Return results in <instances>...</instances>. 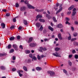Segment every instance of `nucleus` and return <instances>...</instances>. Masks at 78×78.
Returning <instances> with one entry per match:
<instances>
[{"label":"nucleus","mask_w":78,"mask_h":78,"mask_svg":"<svg viewBox=\"0 0 78 78\" xmlns=\"http://www.w3.org/2000/svg\"><path fill=\"white\" fill-rule=\"evenodd\" d=\"M59 6V9L57 11L56 14H58V13H59L62 10V4H59V3H57L56 4V6H55L54 7V9H55V11H57L58 10V7Z\"/></svg>","instance_id":"f257e3e1"},{"label":"nucleus","mask_w":78,"mask_h":78,"mask_svg":"<svg viewBox=\"0 0 78 78\" xmlns=\"http://www.w3.org/2000/svg\"><path fill=\"white\" fill-rule=\"evenodd\" d=\"M24 3H25V4H26V5H27V6L28 8H29V9H34L35 8L34 7L29 4L28 3V1H25L24 2Z\"/></svg>","instance_id":"f03ea898"},{"label":"nucleus","mask_w":78,"mask_h":78,"mask_svg":"<svg viewBox=\"0 0 78 78\" xmlns=\"http://www.w3.org/2000/svg\"><path fill=\"white\" fill-rule=\"evenodd\" d=\"M38 50L40 52H42V50L43 51H45L47 50V49L45 48H43L42 47H40L39 49H38Z\"/></svg>","instance_id":"7ed1b4c3"},{"label":"nucleus","mask_w":78,"mask_h":78,"mask_svg":"<svg viewBox=\"0 0 78 78\" xmlns=\"http://www.w3.org/2000/svg\"><path fill=\"white\" fill-rule=\"evenodd\" d=\"M48 74H50V76H55V73L53 71H48Z\"/></svg>","instance_id":"20e7f679"},{"label":"nucleus","mask_w":78,"mask_h":78,"mask_svg":"<svg viewBox=\"0 0 78 78\" xmlns=\"http://www.w3.org/2000/svg\"><path fill=\"white\" fill-rule=\"evenodd\" d=\"M53 55L56 57H61V55H60V54L58 53L57 52H55V53H53Z\"/></svg>","instance_id":"39448f33"},{"label":"nucleus","mask_w":78,"mask_h":78,"mask_svg":"<svg viewBox=\"0 0 78 78\" xmlns=\"http://www.w3.org/2000/svg\"><path fill=\"white\" fill-rule=\"evenodd\" d=\"M17 73H18L19 75L21 77L23 75L22 74H21V73H23V71L21 70H19L18 71H17Z\"/></svg>","instance_id":"423d86ee"},{"label":"nucleus","mask_w":78,"mask_h":78,"mask_svg":"<svg viewBox=\"0 0 78 78\" xmlns=\"http://www.w3.org/2000/svg\"><path fill=\"white\" fill-rule=\"evenodd\" d=\"M76 9L75 8H74L73 9V12L72 14V16H75V14H76Z\"/></svg>","instance_id":"0eeeda50"},{"label":"nucleus","mask_w":78,"mask_h":78,"mask_svg":"<svg viewBox=\"0 0 78 78\" xmlns=\"http://www.w3.org/2000/svg\"><path fill=\"white\" fill-rule=\"evenodd\" d=\"M13 47L14 48L15 50H17V45L16 44H13Z\"/></svg>","instance_id":"6e6552de"},{"label":"nucleus","mask_w":78,"mask_h":78,"mask_svg":"<svg viewBox=\"0 0 78 78\" xmlns=\"http://www.w3.org/2000/svg\"><path fill=\"white\" fill-rule=\"evenodd\" d=\"M26 9V8L25 7H21L20 9V11H25Z\"/></svg>","instance_id":"1a4fd4ad"},{"label":"nucleus","mask_w":78,"mask_h":78,"mask_svg":"<svg viewBox=\"0 0 78 78\" xmlns=\"http://www.w3.org/2000/svg\"><path fill=\"white\" fill-rule=\"evenodd\" d=\"M73 8H74V5H72L68 8V10H69V11H70V10H72V9H73Z\"/></svg>","instance_id":"9d476101"},{"label":"nucleus","mask_w":78,"mask_h":78,"mask_svg":"<svg viewBox=\"0 0 78 78\" xmlns=\"http://www.w3.org/2000/svg\"><path fill=\"white\" fill-rule=\"evenodd\" d=\"M58 37L59 39H60V40H62V37H61V35L60 34H58Z\"/></svg>","instance_id":"9b49d317"},{"label":"nucleus","mask_w":78,"mask_h":78,"mask_svg":"<svg viewBox=\"0 0 78 78\" xmlns=\"http://www.w3.org/2000/svg\"><path fill=\"white\" fill-rule=\"evenodd\" d=\"M35 11H37V12H42V11H44V9H42L41 10H39L38 9H35Z\"/></svg>","instance_id":"f8f14e48"},{"label":"nucleus","mask_w":78,"mask_h":78,"mask_svg":"<svg viewBox=\"0 0 78 78\" xmlns=\"http://www.w3.org/2000/svg\"><path fill=\"white\" fill-rule=\"evenodd\" d=\"M30 47H35L36 45V44L34 43H31L30 44Z\"/></svg>","instance_id":"ddd939ff"},{"label":"nucleus","mask_w":78,"mask_h":78,"mask_svg":"<svg viewBox=\"0 0 78 78\" xmlns=\"http://www.w3.org/2000/svg\"><path fill=\"white\" fill-rule=\"evenodd\" d=\"M36 70L38 71H40V70H42V68L38 67H37L36 68Z\"/></svg>","instance_id":"4468645a"},{"label":"nucleus","mask_w":78,"mask_h":78,"mask_svg":"<svg viewBox=\"0 0 78 78\" xmlns=\"http://www.w3.org/2000/svg\"><path fill=\"white\" fill-rule=\"evenodd\" d=\"M1 26L2 27V28H5V24L3 23H2L1 24Z\"/></svg>","instance_id":"2eb2a0df"},{"label":"nucleus","mask_w":78,"mask_h":78,"mask_svg":"<svg viewBox=\"0 0 78 78\" xmlns=\"http://www.w3.org/2000/svg\"><path fill=\"white\" fill-rule=\"evenodd\" d=\"M32 40H33V37H31L29 38V40L28 41V43H30L31 41H32Z\"/></svg>","instance_id":"dca6fc26"},{"label":"nucleus","mask_w":78,"mask_h":78,"mask_svg":"<svg viewBox=\"0 0 78 78\" xmlns=\"http://www.w3.org/2000/svg\"><path fill=\"white\" fill-rule=\"evenodd\" d=\"M37 18H42V15H38L37 16Z\"/></svg>","instance_id":"f3484780"},{"label":"nucleus","mask_w":78,"mask_h":78,"mask_svg":"<svg viewBox=\"0 0 78 78\" xmlns=\"http://www.w3.org/2000/svg\"><path fill=\"white\" fill-rule=\"evenodd\" d=\"M39 21L40 22H45V20L43 19H40L39 20Z\"/></svg>","instance_id":"a211bd4d"},{"label":"nucleus","mask_w":78,"mask_h":78,"mask_svg":"<svg viewBox=\"0 0 78 78\" xmlns=\"http://www.w3.org/2000/svg\"><path fill=\"white\" fill-rule=\"evenodd\" d=\"M48 29L51 30V31H53V28L51 27V26H49Z\"/></svg>","instance_id":"6ab92c4d"},{"label":"nucleus","mask_w":78,"mask_h":78,"mask_svg":"<svg viewBox=\"0 0 78 78\" xmlns=\"http://www.w3.org/2000/svg\"><path fill=\"white\" fill-rule=\"evenodd\" d=\"M23 23L25 25H27L28 24V23H27V21L26 20H24Z\"/></svg>","instance_id":"aec40b11"},{"label":"nucleus","mask_w":78,"mask_h":78,"mask_svg":"<svg viewBox=\"0 0 78 78\" xmlns=\"http://www.w3.org/2000/svg\"><path fill=\"white\" fill-rule=\"evenodd\" d=\"M36 61L37 60V58L35 56H34L33 58L32 59V61Z\"/></svg>","instance_id":"412c9836"},{"label":"nucleus","mask_w":78,"mask_h":78,"mask_svg":"<svg viewBox=\"0 0 78 78\" xmlns=\"http://www.w3.org/2000/svg\"><path fill=\"white\" fill-rule=\"evenodd\" d=\"M36 27H40L41 26V24L39 23H36Z\"/></svg>","instance_id":"4be33fe9"},{"label":"nucleus","mask_w":78,"mask_h":78,"mask_svg":"<svg viewBox=\"0 0 78 78\" xmlns=\"http://www.w3.org/2000/svg\"><path fill=\"white\" fill-rule=\"evenodd\" d=\"M23 69L24 70H25V71H28V70H27V68L25 66H23Z\"/></svg>","instance_id":"5701e85b"},{"label":"nucleus","mask_w":78,"mask_h":78,"mask_svg":"<svg viewBox=\"0 0 78 78\" xmlns=\"http://www.w3.org/2000/svg\"><path fill=\"white\" fill-rule=\"evenodd\" d=\"M58 27L60 28H62V24H58Z\"/></svg>","instance_id":"b1692460"},{"label":"nucleus","mask_w":78,"mask_h":78,"mask_svg":"<svg viewBox=\"0 0 78 78\" xmlns=\"http://www.w3.org/2000/svg\"><path fill=\"white\" fill-rule=\"evenodd\" d=\"M53 19L54 22H57V20L56 19V18L55 17H53Z\"/></svg>","instance_id":"393cba45"},{"label":"nucleus","mask_w":78,"mask_h":78,"mask_svg":"<svg viewBox=\"0 0 78 78\" xmlns=\"http://www.w3.org/2000/svg\"><path fill=\"white\" fill-rule=\"evenodd\" d=\"M25 53H26V54L30 53V51L28 50H26L25 51Z\"/></svg>","instance_id":"a878e982"},{"label":"nucleus","mask_w":78,"mask_h":78,"mask_svg":"<svg viewBox=\"0 0 78 78\" xmlns=\"http://www.w3.org/2000/svg\"><path fill=\"white\" fill-rule=\"evenodd\" d=\"M46 14V17H48V19H50V16L48 15V14Z\"/></svg>","instance_id":"bb28decb"},{"label":"nucleus","mask_w":78,"mask_h":78,"mask_svg":"<svg viewBox=\"0 0 78 78\" xmlns=\"http://www.w3.org/2000/svg\"><path fill=\"white\" fill-rule=\"evenodd\" d=\"M14 39H15V38L14 37H11L9 38V40L10 41H12V40H14Z\"/></svg>","instance_id":"cd10ccee"},{"label":"nucleus","mask_w":78,"mask_h":78,"mask_svg":"<svg viewBox=\"0 0 78 78\" xmlns=\"http://www.w3.org/2000/svg\"><path fill=\"white\" fill-rule=\"evenodd\" d=\"M17 17H17V16L15 17V18H14L13 19V22H16V19H17Z\"/></svg>","instance_id":"c85d7f7f"},{"label":"nucleus","mask_w":78,"mask_h":78,"mask_svg":"<svg viewBox=\"0 0 78 78\" xmlns=\"http://www.w3.org/2000/svg\"><path fill=\"white\" fill-rule=\"evenodd\" d=\"M69 37L68 38V40H70L71 39V35L69 33Z\"/></svg>","instance_id":"c756f323"},{"label":"nucleus","mask_w":78,"mask_h":78,"mask_svg":"<svg viewBox=\"0 0 78 78\" xmlns=\"http://www.w3.org/2000/svg\"><path fill=\"white\" fill-rule=\"evenodd\" d=\"M43 27H42V25H41L40 27L39 30H40V31H42V30H43Z\"/></svg>","instance_id":"7c9ffc66"},{"label":"nucleus","mask_w":78,"mask_h":78,"mask_svg":"<svg viewBox=\"0 0 78 78\" xmlns=\"http://www.w3.org/2000/svg\"><path fill=\"white\" fill-rule=\"evenodd\" d=\"M59 49H60V48H56L55 50V51H59Z\"/></svg>","instance_id":"2f4dec72"},{"label":"nucleus","mask_w":78,"mask_h":78,"mask_svg":"<svg viewBox=\"0 0 78 78\" xmlns=\"http://www.w3.org/2000/svg\"><path fill=\"white\" fill-rule=\"evenodd\" d=\"M1 69H2V70H4L5 69V67L3 66H1L0 67Z\"/></svg>","instance_id":"473e14b6"},{"label":"nucleus","mask_w":78,"mask_h":78,"mask_svg":"<svg viewBox=\"0 0 78 78\" xmlns=\"http://www.w3.org/2000/svg\"><path fill=\"white\" fill-rule=\"evenodd\" d=\"M77 35H78V34H77V33H74L73 34V36L75 37H76V36H77Z\"/></svg>","instance_id":"72a5a7b5"},{"label":"nucleus","mask_w":78,"mask_h":78,"mask_svg":"<svg viewBox=\"0 0 78 78\" xmlns=\"http://www.w3.org/2000/svg\"><path fill=\"white\" fill-rule=\"evenodd\" d=\"M8 48H11V45L9 44L8 45Z\"/></svg>","instance_id":"f704fd0d"},{"label":"nucleus","mask_w":78,"mask_h":78,"mask_svg":"<svg viewBox=\"0 0 78 78\" xmlns=\"http://www.w3.org/2000/svg\"><path fill=\"white\" fill-rule=\"evenodd\" d=\"M14 51V50L13 49H12L10 51V53H13Z\"/></svg>","instance_id":"c9c22d12"},{"label":"nucleus","mask_w":78,"mask_h":78,"mask_svg":"<svg viewBox=\"0 0 78 78\" xmlns=\"http://www.w3.org/2000/svg\"><path fill=\"white\" fill-rule=\"evenodd\" d=\"M74 45H77L78 46V43L77 42H75L74 43Z\"/></svg>","instance_id":"e433bc0d"},{"label":"nucleus","mask_w":78,"mask_h":78,"mask_svg":"<svg viewBox=\"0 0 78 78\" xmlns=\"http://www.w3.org/2000/svg\"><path fill=\"white\" fill-rule=\"evenodd\" d=\"M65 19L67 20V21H69V20H70V19L67 17Z\"/></svg>","instance_id":"4c0bfd02"},{"label":"nucleus","mask_w":78,"mask_h":78,"mask_svg":"<svg viewBox=\"0 0 78 78\" xmlns=\"http://www.w3.org/2000/svg\"><path fill=\"white\" fill-rule=\"evenodd\" d=\"M31 62V60L30 59H29L28 60L27 62L28 63H30Z\"/></svg>","instance_id":"58836bf2"},{"label":"nucleus","mask_w":78,"mask_h":78,"mask_svg":"<svg viewBox=\"0 0 78 78\" xmlns=\"http://www.w3.org/2000/svg\"><path fill=\"white\" fill-rule=\"evenodd\" d=\"M76 38H73L71 39L72 41H76Z\"/></svg>","instance_id":"ea45409f"},{"label":"nucleus","mask_w":78,"mask_h":78,"mask_svg":"<svg viewBox=\"0 0 78 78\" xmlns=\"http://www.w3.org/2000/svg\"><path fill=\"white\" fill-rule=\"evenodd\" d=\"M75 58H76V59H78V55H76L75 56Z\"/></svg>","instance_id":"a19ab883"},{"label":"nucleus","mask_w":78,"mask_h":78,"mask_svg":"<svg viewBox=\"0 0 78 78\" xmlns=\"http://www.w3.org/2000/svg\"><path fill=\"white\" fill-rule=\"evenodd\" d=\"M16 7H19V4L17 3H16Z\"/></svg>","instance_id":"79ce46f5"},{"label":"nucleus","mask_w":78,"mask_h":78,"mask_svg":"<svg viewBox=\"0 0 78 78\" xmlns=\"http://www.w3.org/2000/svg\"><path fill=\"white\" fill-rule=\"evenodd\" d=\"M37 58L39 60L41 59V57L39 56V55H38L37 56Z\"/></svg>","instance_id":"37998d69"},{"label":"nucleus","mask_w":78,"mask_h":78,"mask_svg":"<svg viewBox=\"0 0 78 78\" xmlns=\"http://www.w3.org/2000/svg\"><path fill=\"white\" fill-rule=\"evenodd\" d=\"M29 57L31 58H33V55H32V54H29Z\"/></svg>","instance_id":"c03bdc74"},{"label":"nucleus","mask_w":78,"mask_h":78,"mask_svg":"<svg viewBox=\"0 0 78 78\" xmlns=\"http://www.w3.org/2000/svg\"><path fill=\"white\" fill-rule=\"evenodd\" d=\"M20 49H23V46H22V45H20Z\"/></svg>","instance_id":"a18cd8bd"},{"label":"nucleus","mask_w":78,"mask_h":78,"mask_svg":"<svg viewBox=\"0 0 78 78\" xmlns=\"http://www.w3.org/2000/svg\"><path fill=\"white\" fill-rule=\"evenodd\" d=\"M20 36H18L17 37V39H20Z\"/></svg>","instance_id":"49530a36"},{"label":"nucleus","mask_w":78,"mask_h":78,"mask_svg":"<svg viewBox=\"0 0 78 78\" xmlns=\"http://www.w3.org/2000/svg\"><path fill=\"white\" fill-rule=\"evenodd\" d=\"M70 14H71V12L70 11H69L68 12V13H67V14L68 15H70Z\"/></svg>","instance_id":"de8ad7c7"},{"label":"nucleus","mask_w":78,"mask_h":78,"mask_svg":"<svg viewBox=\"0 0 78 78\" xmlns=\"http://www.w3.org/2000/svg\"><path fill=\"white\" fill-rule=\"evenodd\" d=\"M63 72H64V73H67V71H66L65 69L63 70Z\"/></svg>","instance_id":"09e8293b"},{"label":"nucleus","mask_w":78,"mask_h":78,"mask_svg":"<svg viewBox=\"0 0 78 78\" xmlns=\"http://www.w3.org/2000/svg\"><path fill=\"white\" fill-rule=\"evenodd\" d=\"M22 27L21 26H20L18 28V29L19 30H20L22 29Z\"/></svg>","instance_id":"8fccbe9b"},{"label":"nucleus","mask_w":78,"mask_h":78,"mask_svg":"<svg viewBox=\"0 0 78 78\" xmlns=\"http://www.w3.org/2000/svg\"><path fill=\"white\" fill-rule=\"evenodd\" d=\"M72 53H76V51H75V50H73L72 51Z\"/></svg>","instance_id":"3c124183"},{"label":"nucleus","mask_w":78,"mask_h":78,"mask_svg":"<svg viewBox=\"0 0 78 78\" xmlns=\"http://www.w3.org/2000/svg\"><path fill=\"white\" fill-rule=\"evenodd\" d=\"M66 24H68V25H70V23H69V22H68V21H66Z\"/></svg>","instance_id":"603ef678"},{"label":"nucleus","mask_w":78,"mask_h":78,"mask_svg":"<svg viewBox=\"0 0 78 78\" xmlns=\"http://www.w3.org/2000/svg\"><path fill=\"white\" fill-rule=\"evenodd\" d=\"M10 29H13L14 28V26H12L10 27Z\"/></svg>","instance_id":"864d4df0"},{"label":"nucleus","mask_w":78,"mask_h":78,"mask_svg":"<svg viewBox=\"0 0 78 78\" xmlns=\"http://www.w3.org/2000/svg\"><path fill=\"white\" fill-rule=\"evenodd\" d=\"M12 59L13 60H15V59H16V57L13 56L12 57Z\"/></svg>","instance_id":"5fc2aeb1"},{"label":"nucleus","mask_w":78,"mask_h":78,"mask_svg":"<svg viewBox=\"0 0 78 78\" xmlns=\"http://www.w3.org/2000/svg\"><path fill=\"white\" fill-rule=\"evenodd\" d=\"M69 66H72V62H69Z\"/></svg>","instance_id":"6e6d98bb"},{"label":"nucleus","mask_w":78,"mask_h":78,"mask_svg":"<svg viewBox=\"0 0 78 78\" xmlns=\"http://www.w3.org/2000/svg\"><path fill=\"white\" fill-rule=\"evenodd\" d=\"M10 16V14L9 13H7L6 14V16Z\"/></svg>","instance_id":"4d7b16f0"},{"label":"nucleus","mask_w":78,"mask_h":78,"mask_svg":"<svg viewBox=\"0 0 78 78\" xmlns=\"http://www.w3.org/2000/svg\"><path fill=\"white\" fill-rule=\"evenodd\" d=\"M72 57V55H69V58H71Z\"/></svg>","instance_id":"13d9d810"},{"label":"nucleus","mask_w":78,"mask_h":78,"mask_svg":"<svg viewBox=\"0 0 78 78\" xmlns=\"http://www.w3.org/2000/svg\"><path fill=\"white\" fill-rule=\"evenodd\" d=\"M75 24L76 25H78V22H77V21L75 22Z\"/></svg>","instance_id":"bf43d9fd"},{"label":"nucleus","mask_w":78,"mask_h":78,"mask_svg":"<svg viewBox=\"0 0 78 78\" xmlns=\"http://www.w3.org/2000/svg\"><path fill=\"white\" fill-rule=\"evenodd\" d=\"M16 69L13 68L12 69V71H13V72L15 71V70H16Z\"/></svg>","instance_id":"052dcab7"},{"label":"nucleus","mask_w":78,"mask_h":78,"mask_svg":"<svg viewBox=\"0 0 78 78\" xmlns=\"http://www.w3.org/2000/svg\"><path fill=\"white\" fill-rule=\"evenodd\" d=\"M2 11H3L4 12H6V9H3Z\"/></svg>","instance_id":"680f3d73"},{"label":"nucleus","mask_w":78,"mask_h":78,"mask_svg":"<svg viewBox=\"0 0 78 78\" xmlns=\"http://www.w3.org/2000/svg\"><path fill=\"white\" fill-rule=\"evenodd\" d=\"M44 41H48V39H47V38H45V39H44Z\"/></svg>","instance_id":"e2e57ef3"},{"label":"nucleus","mask_w":78,"mask_h":78,"mask_svg":"<svg viewBox=\"0 0 78 78\" xmlns=\"http://www.w3.org/2000/svg\"><path fill=\"white\" fill-rule=\"evenodd\" d=\"M36 18L35 20V21H37V20H38L39 18H38L37 17V16H36Z\"/></svg>","instance_id":"0e129e2a"},{"label":"nucleus","mask_w":78,"mask_h":78,"mask_svg":"<svg viewBox=\"0 0 78 78\" xmlns=\"http://www.w3.org/2000/svg\"><path fill=\"white\" fill-rule=\"evenodd\" d=\"M4 55L3 54H0V56H3Z\"/></svg>","instance_id":"69168bd1"},{"label":"nucleus","mask_w":78,"mask_h":78,"mask_svg":"<svg viewBox=\"0 0 78 78\" xmlns=\"http://www.w3.org/2000/svg\"><path fill=\"white\" fill-rule=\"evenodd\" d=\"M71 29L73 31L74 30V28H73V27H71Z\"/></svg>","instance_id":"338daca9"},{"label":"nucleus","mask_w":78,"mask_h":78,"mask_svg":"<svg viewBox=\"0 0 78 78\" xmlns=\"http://www.w3.org/2000/svg\"><path fill=\"white\" fill-rule=\"evenodd\" d=\"M21 2H24V0H21Z\"/></svg>","instance_id":"774afa93"}]
</instances>
